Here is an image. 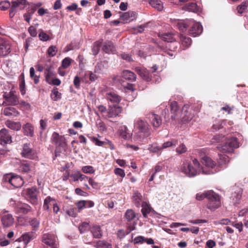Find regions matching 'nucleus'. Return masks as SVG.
Here are the masks:
<instances>
[{"mask_svg":"<svg viewBox=\"0 0 248 248\" xmlns=\"http://www.w3.org/2000/svg\"><path fill=\"white\" fill-rule=\"evenodd\" d=\"M201 166L198 160L194 158L191 161L185 160L181 165L179 170L188 177H192L201 173L212 174L218 171L220 169L216 163L209 157L204 156L202 158Z\"/></svg>","mask_w":248,"mask_h":248,"instance_id":"f257e3e1","label":"nucleus"},{"mask_svg":"<svg viewBox=\"0 0 248 248\" xmlns=\"http://www.w3.org/2000/svg\"><path fill=\"white\" fill-rule=\"evenodd\" d=\"M170 107L172 119L180 121L182 124H188L194 116V110L190 108L188 105L183 106L181 112L178 109V104L176 101L170 102Z\"/></svg>","mask_w":248,"mask_h":248,"instance_id":"f03ea898","label":"nucleus"},{"mask_svg":"<svg viewBox=\"0 0 248 248\" xmlns=\"http://www.w3.org/2000/svg\"><path fill=\"white\" fill-rule=\"evenodd\" d=\"M205 198L209 200L207 207L209 209L214 210L220 206L219 196L212 190L200 192L196 194V198L197 200L201 201Z\"/></svg>","mask_w":248,"mask_h":248,"instance_id":"7ed1b4c3","label":"nucleus"},{"mask_svg":"<svg viewBox=\"0 0 248 248\" xmlns=\"http://www.w3.org/2000/svg\"><path fill=\"white\" fill-rule=\"evenodd\" d=\"M2 180L3 182L10 185L13 188L20 187L24 184L23 180L21 177L12 173L4 175Z\"/></svg>","mask_w":248,"mask_h":248,"instance_id":"20e7f679","label":"nucleus"},{"mask_svg":"<svg viewBox=\"0 0 248 248\" xmlns=\"http://www.w3.org/2000/svg\"><path fill=\"white\" fill-rule=\"evenodd\" d=\"M239 143L236 138H231L226 140V141L221 146H217V148L219 151H222L224 153H232L235 148L239 147Z\"/></svg>","mask_w":248,"mask_h":248,"instance_id":"39448f33","label":"nucleus"},{"mask_svg":"<svg viewBox=\"0 0 248 248\" xmlns=\"http://www.w3.org/2000/svg\"><path fill=\"white\" fill-rule=\"evenodd\" d=\"M11 2V7L9 13L10 18H13L18 11L23 10L28 5L27 0H12Z\"/></svg>","mask_w":248,"mask_h":248,"instance_id":"423d86ee","label":"nucleus"},{"mask_svg":"<svg viewBox=\"0 0 248 248\" xmlns=\"http://www.w3.org/2000/svg\"><path fill=\"white\" fill-rule=\"evenodd\" d=\"M5 101H3V105H16L18 103V98L15 92L11 90L10 92H4L3 95Z\"/></svg>","mask_w":248,"mask_h":248,"instance_id":"0eeeda50","label":"nucleus"},{"mask_svg":"<svg viewBox=\"0 0 248 248\" xmlns=\"http://www.w3.org/2000/svg\"><path fill=\"white\" fill-rule=\"evenodd\" d=\"M135 127L138 128L140 131L147 136L149 134V125L148 123L140 118H137L134 121Z\"/></svg>","mask_w":248,"mask_h":248,"instance_id":"6e6552de","label":"nucleus"},{"mask_svg":"<svg viewBox=\"0 0 248 248\" xmlns=\"http://www.w3.org/2000/svg\"><path fill=\"white\" fill-rule=\"evenodd\" d=\"M42 242L50 247L56 248V236L53 233H44L42 237Z\"/></svg>","mask_w":248,"mask_h":248,"instance_id":"1a4fd4ad","label":"nucleus"},{"mask_svg":"<svg viewBox=\"0 0 248 248\" xmlns=\"http://www.w3.org/2000/svg\"><path fill=\"white\" fill-rule=\"evenodd\" d=\"M189 24L192 25L189 33L193 37L199 35L202 31V27L200 22H195L193 19H189Z\"/></svg>","mask_w":248,"mask_h":248,"instance_id":"9d476101","label":"nucleus"},{"mask_svg":"<svg viewBox=\"0 0 248 248\" xmlns=\"http://www.w3.org/2000/svg\"><path fill=\"white\" fill-rule=\"evenodd\" d=\"M21 155L24 157L31 159H34L37 157L35 152L31 148L30 145L27 143L23 145Z\"/></svg>","mask_w":248,"mask_h":248,"instance_id":"9b49d317","label":"nucleus"},{"mask_svg":"<svg viewBox=\"0 0 248 248\" xmlns=\"http://www.w3.org/2000/svg\"><path fill=\"white\" fill-rule=\"evenodd\" d=\"M20 170L25 173L30 172L33 174L35 171L34 163L31 161L23 162L20 166Z\"/></svg>","mask_w":248,"mask_h":248,"instance_id":"f8f14e48","label":"nucleus"},{"mask_svg":"<svg viewBox=\"0 0 248 248\" xmlns=\"http://www.w3.org/2000/svg\"><path fill=\"white\" fill-rule=\"evenodd\" d=\"M11 52L10 43L7 40H2L0 43V56L5 57Z\"/></svg>","mask_w":248,"mask_h":248,"instance_id":"ddd939ff","label":"nucleus"},{"mask_svg":"<svg viewBox=\"0 0 248 248\" xmlns=\"http://www.w3.org/2000/svg\"><path fill=\"white\" fill-rule=\"evenodd\" d=\"M12 142V137L5 128L0 130V144L4 145Z\"/></svg>","mask_w":248,"mask_h":248,"instance_id":"4468645a","label":"nucleus"},{"mask_svg":"<svg viewBox=\"0 0 248 248\" xmlns=\"http://www.w3.org/2000/svg\"><path fill=\"white\" fill-rule=\"evenodd\" d=\"M148 119L155 128H158L162 124L161 117L155 113H151L148 115Z\"/></svg>","mask_w":248,"mask_h":248,"instance_id":"2eb2a0df","label":"nucleus"},{"mask_svg":"<svg viewBox=\"0 0 248 248\" xmlns=\"http://www.w3.org/2000/svg\"><path fill=\"white\" fill-rule=\"evenodd\" d=\"M1 223L4 228H9L14 223V218L11 214L3 216L1 218Z\"/></svg>","mask_w":248,"mask_h":248,"instance_id":"dca6fc26","label":"nucleus"},{"mask_svg":"<svg viewBox=\"0 0 248 248\" xmlns=\"http://www.w3.org/2000/svg\"><path fill=\"white\" fill-rule=\"evenodd\" d=\"M137 73L144 80L149 81L151 80V77L149 72L144 68L137 67L135 69Z\"/></svg>","mask_w":248,"mask_h":248,"instance_id":"f3484780","label":"nucleus"},{"mask_svg":"<svg viewBox=\"0 0 248 248\" xmlns=\"http://www.w3.org/2000/svg\"><path fill=\"white\" fill-rule=\"evenodd\" d=\"M28 193L30 202L33 204H36L38 203L37 188L35 187L29 188Z\"/></svg>","mask_w":248,"mask_h":248,"instance_id":"a211bd4d","label":"nucleus"},{"mask_svg":"<svg viewBox=\"0 0 248 248\" xmlns=\"http://www.w3.org/2000/svg\"><path fill=\"white\" fill-rule=\"evenodd\" d=\"M136 18V13L133 11H128L123 14L120 16V19L125 23H127Z\"/></svg>","mask_w":248,"mask_h":248,"instance_id":"6ab92c4d","label":"nucleus"},{"mask_svg":"<svg viewBox=\"0 0 248 248\" xmlns=\"http://www.w3.org/2000/svg\"><path fill=\"white\" fill-rule=\"evenodd\" d=\"M122 108L118 105L115 104L113 106H109V110L108 112V117L112 118L118 115L122 111Z\"/></svg>","mask_w":248,"mask_h":248,"instance_id":"aec40b11","label":"nucleus"},{"mask_svg":"<svg viewBox=\"0 0 248 248\" xmlns=\"http://www.w3.org/2000/svg\"><path fill=\"white\" fill-rule=\"evenodd\" d=\"M118 133L121 138L124 140L130 139L132 136V134L129 132L128 128L125 125L120 126Z\"/></svg>","mask_w":248,"mask_h":248,"instance_id":"412c9836","label":"nucleus"},{"mask_svg":"<svg viewBox=\"0 0 248 248\" xmlns=\"http://www.w3.org/2000/svg\"><path fill=\"white\" fill-rule=\"evenodd\" d=\"M102 49L106 53H114L115 51V48L112 42L107 41L104 42Z\"/></svg>","mask_w":248,"mask_h":248,"instance_id":"4be33fe9","label":"nucleus"},{"mask_svg":"<svg viewBox=\"0 0 248 248\" xmlns=\"http://www.w3.org/2000/svg\"><path fill=\"white\" fill-rule=\"evenodd\" d=\"M106 97L108 100L113 103L118 104L121 100V97L114 92H109L106 93Z\"/></svg>","mask_w":248,"mask_h":248,"instance_id":"5701e85b","label":"nucleus"},{"mask_svg":"<svg viewBox=\"0 0 248 248\" xmlns=\"http://www.w3.org/2000/svg\"><path fill=\"white\" fill-rule=\"evenodd\" d=\"M229 162V158L228 156L225 155H219V158L217 159L218 169L219 168H225L226 165Z\"/></svg>","mask_w":248,"mask_h":248,"instance_id":"b1692460","label":"nucleus"},{"mask_svg":"<svg viewBox=\"0 0 248 248\" xmlns=\"http://www.w3.org/2000/svg\"><path fill=\"white\" fill-rule=\"evenodd\" d=\"M46 80L48 84L51 83V79L54 76L55 73L52 66H47L45 69Z\"/></svg>","mask_w":248,"mask_h":248,"instance_id":"393cba45","label":"nucleus"},{"mask_svg":"<svg viewBox=\"0 0 248 248\" xmlns=\"http://www.w3.org/2000/svg\"><path fill=\"white\" fill-rule=\"evenodd\" d=\"M122 76L125 79L131 82L135 81L137 78L136 75L133 72L128 70L123 71Z\"/></svg>","mask_w":248,"mask_h":248,"instance_id":"a878e982","label":"nucleus"},{"mask_svg":"<svg viewBox=\"0 0 248 248\" xmlns=\"http://www.w3.org/2000/svg\"><path fill=\"white\" fill-rule=\"evenodd\" d=\"M23 132L24 135L32 137L34 135L33 126L30 123H27L23 126Z\"/></svg>","mask_w":248,"mask_h":248,"instance_id":"bb28decb","label":"nucleus"},{"mask_svg":"<svg viewBox=\"0 0 248 248\" xmlns=\"http://www.w3.org/2000/svg\"><path fill=\"white\" fill-rule=\"evenodd\" d=\"M133 202L135 205L139 207L142 204V196L141 194L138 191H135L132 196Z\"/></svg>","mask_w":248,"mask_h":248,"instance_id":"cd10ccee","label":"nucleus"},{"mask_svg":"<svg viewBox=\"0 0 248 248\" xmlns=\"http://www.w3.org/2000/svg\"><path fill=\"white\" fill-rule=\"evenodd\" d=\"M91 232L94 238H100L102 236V231L98 225H94L91 229Z\"/></svg>","mask_w":248,"mask_h":248,"instance_id":"c85d7f7f","label":"nucleus"},{"mask_svg":"<svg viewBox=\"0 0 248 248\" xmlns=\"http://www.w3.org/2000/svg\"><path fill=\"white\" fill-rule=\"evenodd\" d=\"M5 124L8 128L16 131L20 130L21 127V124L19 122L7 121L5 122Z\"/></svg>","mask_w":248,"mask_h":248,"instance_id":"c756f323","label":"nucleus"},{"mask_svg":"<svg viewBox=\"0 0 248 248\" xmlns=\"http://www.w3.org/2000/svg\"><path fill=\"white\" fill-rule=\"evenodd\" d=\"M3 114L6 116L16 117L18 115L19 113L15 108L13 107H8L4 109Z\"/></svg>","mask_w":248,"mask_h":248,"instance_id":"7c9ffc66","label":"nucleus"},{"mask_svg":"<svg viewBox=\"0 0 248 248\" xmlns=\"http://www.w3.org/2000/svg\"><path fill=\"white\" fill-rule=\"evenodd\" d=\"M35 12V9L34 7L31 8L29 7L28 11L23 15V17L24 20L28 23H30L31 19L32 16Z\"/></svg>","mask_w":248,"mask_h":248,"instance_id":"2f4dec72","label":"nucleus"},{"mask_svg":"<svg viewBox=\"0 0 248 248\" xmlns=\"http://www.w3.org/2000/svg\"><path fill=\"white\" fill-rule=\"evenodd\" d=\"M183 9L188 12H192L194 13L198 12L199 10L197 4L194 2H192L185 5L183 7Z\"/></svg>","mask_w":248,"mask_h":248,"instance_id":"473e14b6","label":"nucleus"},{"mask_svg":"<svg viewBox=\"0 0 248 248\" xmlns=\"http://www.w3.org/2000/svg\"><path fill=\"white\" fill-rule=\"evenodd\" d=\"M149 3L158 11H161L163 9V3L160 0H149Z\"/></svg>","mask_w":248,"mask_h":248,"instance_id":"72a5a7b5","label":"nucleus"},{"mask_svg":"<svg viewBox=\"0 0 248 248\" xmlns=\"http://www.w3.org/2000/svg\"><path fill=\"white\" fill-rule=\"evenodd\" d=\"M141 205L142 207V214L144 217H146L147 215L151 211L152 208L150 205L145 202H142V204Z\"/></svg>","mask_w":248,"mask_h":248,"instance_id":"f704fd0d","label":"nucleus"},{"mask_svg":"<svg viewBox=\"0 0 248 248\" xmlns=\"http://www.w3.org/2000/svg\"><path fill=\"white\" fill-rule=\"evenodd\" d=\"M148 149L151 153H158L159 155H160L162 152L161 147L158 146L156 143L149 145Z\"/></svg>","mask_w":248,"mask_h":248,"instance_id":"c9c22d12","label":"nucleus"},{"mask_svg":"<svg viewBox=\"0 0 248 248\" xmlns=\"http://www.w3.org/2000/svg\"><path fill=\"white\" fill-rule=\"evenodd\" d=\"M34 238L33 234L32 232H27L23 234L21 238L24 244L27 245Z\"/></svg>","mask_w":248,"mask_h":248,"instance_id":"e433bc0d","label":"nucleus"},{"mask_svg":"<svg viewBox=\"0 0 248 248\" xmlns=\"http://www.w3.org/2000/svg\"><path fill=\"white\" fill-rule=\"evenodd\" d=\"M241 194L242 192L240 190L237 193H234L232 194L231 199L233 204L236 205L239 203L241 198Z\"/></svg>","mask_w":248,"mask_h":248,"instance_id":"4c0bfd02","label":"nucleus"},{"mask_svg":"<svg viewBox=\"0 0 248 248\" xmlns=\"http://www.w3.org/2000/svg\"><path fill=\"white\" fill-rule=\"evenodd\" d=\"M177 144V140L175 139H172L170 141L164 142L161 147V150L172 146H175Z\"/></svg>","mask_w":248,"mask_h":248,"instance_id":"58836bf2","label":"nucleus"},{"mask_svg":"<svg viewBox=\"0 0 248 248\" xmlns=\"http://www.w3.org/2000/svg\"><path fill=\"white\" fill-rule=\"evenodd\" d=\"M96 248H111V245L105 240H99L96 242Z\"/></svg>","mask_w":248,"mask_h":248,"instance_id":"ea45409f","label":"nucleus"},{"mask_svg":"<svg viewBox=\"0 0 248 248\" xmlns=\"http://www.w3.org/2000/svg\"><path fill=\"white\" fill-rule=\"evenodd\" d=\"M11 2L8 0H4L0 1V10L6 11L10 9Z\"/></svg>","mask_w":248,"mask_h":248,"instance_id":"a19ab883","label":"nucleus"},{"mask_svg":"<svg viewBox=\"0 0 248 248\" xmlns=\"http://www.w3.org/2000/svg\"><path fill=\"white\" fill-rule=\"evenodd\" d=\"M50 97L54 101H57L61 99L62 94L57 90V89H53L51 93Z\"/></svg>","mask_w":248,"mask_h":248,"instance_id":"79ce46f5","label":"nucleus"},{"mask_svg":"<svg viewBox=\"0 0 248 248\" xmlns=\"http://www.w3.org/2000/svg\"><path fill=\"white\" fill-rule=\"evenodd\" d=\"M190 25L189 20H187L184 22H179L177 24L178 29L182 32L185 31L187 27Z\"/></svg>","mask_w":248,"mask_h":248,"instance_id":"37998d69","label":"nucleus"},{"mask_svg":"<svg viewBox=\"0 0 248 248\" xmlns=\"http://www.w3.org/2000/svg\"><path fill=\"white\" fill-rule=\"evenodd\" d=\"M180 40H181L182 44L185 47H187L191 45V39L189 37H186L184 35H181V37H180Z\"/></svg>","mask_w":248,"mask_h":248,"instance_id":"c03bdc74","label":"nucleus"},{"mask_svg":"<svg viewBox=\"0 0 248 248\" xmlns=\"http://www.w3.org/2000/svg\"><path fill=\"white\" fill-rule=\"evenodd\" d=\"M51 202L52 203L55 202V199L50 196L47 197L44 200L43 205L44 208L46 210H48L49 208V205L51 204Z\"/></svg>","mask_w":248,"mask_h":248,"instance_id":"a18cd8bd","label":"nucleus"},{"mask_svg":"<svg viewBox=\"0 0 248 248\" xmlns=\"http://www.w3.org/2000/svg\"><path fill=\"white\" fill-rule=\"evenodd\" d=\"M65 211L70 217H76L77 215V209L72 206L65 209Z\"/></svg>","mask_w":248,"mask_h":248,"instance_id":"49530a36","label":"nucleus"},{"mask_svg":"<svg viewBox=\"0 0 248 248\" xmlns=\"http://www.w3.org/2000/svg\"><path fill=\"white\" fill-rule=\"evenodd\" d=\"M125 217L128 221H131L136 217V214L134 211L131 209L127 210L125 213Z\"/></svg>","mask_w":248,"mask_h":248,"instance_id":"de8ad7c7","label":"nucleus"},{"mask_svg":"<svg viewBox=\"0 0 248 248\" xmlns=\"http://www.w3.org/2000/svg\"><path fill=\"white\" fill-rule=\"evenodd\" d=\"M248 6V1H244L240 5L237 6V10L239 14H242Z\"/></svg>","mask_w":248,"mask_h":248,"instance_id":"09e8293b","label":"nucleus"},{"mask_svg":"<svg viewBox=\"0 0 248 248\" xmlns=\"http://www.w3.org/2000/svg\"><path fill=\"white\" fill-rule=\"evenodd\" d=\"M101 44V42L100 41H96L94 43L92 47V52L94 55H96L98 54L100 49Z\"/></svg>","mask_w":248,"mask_h":248,"instance_id":"8fccbe9b","label":"nucleus"},{"mask_svg":"<svg viewBox=\"0 0 248 248\" xmlns=\"http://www.w3.org/2000/svg\"><path fill=\"white\" fill-rule=\"evenodd\" d=\"M82 171L85 173L93 174L94 173L95 170L91 166H85L82 168Z\"/></svg>","mask_w":248,"mask_h":248,"instance_id":"3c124183","label":"nucleus"},{"mask_svg":"<svg viewBox=\"0 0 248 248\" xmlns=\"http://www.w3.org/2000/svg\"><path fill=\"white\" fill-rule=\"evenodd\" d=\"M78 229L81 233H84L89 229V224L83 222L79 226Z\"/></svg>","mask_w":248,"mask_h":248,"instance_id":"603ef678","label":"nucleus"},{"mask_svg":"<svg viewBox=\"0 0 248 248\" xmlns=\"http://www.w3.org/2000/svg\"><path fill=\"white\" fill-rule=\"evenodd\" d=\"M162 40L167 42H171L173 40V35L170 33H164L161 36Z\"/></svg>","mask_w":248,"mask_h":248,"instance_id":"864d4df0","label":"nucleus"},{"mask_svg":"<svg viewBox=\"0 0 248 248\" xmlns=\"http://www.w3.org/2000/svg\"><path fill=\"white\" fill-rule=\"evenodd\" d=\"M72 61V59L69 57L64 58L62 61V67L64 68H67L70 65Z\"/></svg>","mask_w":248,"mask_h":248,"instance_id":"5fc2aeb1","label":"nucleus"},{"mask_svg":"<svg viewBox=\"0 0 248 248\" xmlns=\"http://www.w3.org/2000/svg\"><path fill=\"white\" fill-rule=\"evenodd\" d=\"M187 151V148L185 145L183 143L181 144L176 149V152L179 154H182L186 153Z\"/></svg>","mask_w":248,"mask_h":248,"instance_id":"6e6d98bb","label":"nucleus"},{"mask_svg":"<svg viewBox=\"0 0 248 248\" xmlns=\"http://www.w3.org/2000/svg\"><path fill=\"white\" fill-rule=\"evenodd\" d=\"M88 182L90 185H91L92 187L94 189H99L100 185L98 182H95L93 179L92 178H89L88 180Z\"/></svg>","mask_w":248,"mask_h":248,"instance_id":"4d7b16f0","label":"nucleus"},{"mask_svg":"<svg viewBox=\"0 0 248 248\" xmlns=\"http://www.w3.org/2000/svg\"><path fill=\"white\" fill-rule=\"evenodd\" d=\"M57 52V47L53 46H50L47 50V53L48 55L51 57L54 56L56 55Z\"/></svg>","mask_w":248,"mask_h":248,"instance_id":"13d9d810","label":"nucleus"},{"mask_svg":"<svg viewBox=\"0 0 248 248\" xmlns=\"http://www.w3.org/2000/svg\"><path fill=\"white\" fill-rule=\"evenodd\" d=\"M91 140L97 146H102L105 145V141H101L95 137H91Z\"/></svg>","mask_w":248,"mask_h":248,"instance_id":"bf43d9fd","label":"nucleus"},{"mask_svg":"<svg viewBox=\"0 0 248 248\" xmlns=\"http://www.w3.org/2000/svg\"><path fill=\"white\" fill-rule=\"evenodd\" d=\"M61 136L56 132H54L51 136V140L52 143L55 144H57L58 142V140L60 139Z\"/></svg>","mask_w":248,"mask_h":248,"instance_id":"052dcab7","label":"nucleus"},{"mask_svg":"<svg viewBox=\"0 0 248 248\" xmlns=\"http://www.w3.org/2000/svg\"><path fill=\"white\" fill-rule=\"evenodd\" d=\"M232 225L237 229L239 232H241L243 231V224L241 222L236 223L235 221H232Z\"/></svg>","mask_w":248,"mask_h":248,"instance_id":"680f3d73","label":"nucleus"},{"mask_svg":"<svg viewBox=\"0 0 248 248\" xmlns=\"http://www.w3.org/2000/svg\"><path fill=\"white\" fill-rule=\"evenodd\" d=\"M79 212L85 208V200H81L76 203Z\"/></svg>","mask_w":248,"mask_h":248,"instance_id":"e2e57ef3","label":"nucleus"},{"mask_svg":"<svg viewBox=\"0 0 248 248\" xmlns=\"http://www.w3.org/2000/svg\"><path fill=\"white\" fill-rule=\"evenodd\" d=\"M104 67V65L102 62H98L97 63L95 67L94 72L97 74H99L102 71Z\"/></svg>","mask_w":248,"mask_h":248,"instance_id":"0e129e2a","label":"nucleus"},{"mask_svg":"<svg viewBox=\"0 0 248 248\" xmlns=\"http://www.w3.org/2000/svg\"><path fill=\"white\" fill-rule=\"evenodd\" d=\"M39 221L36 218H33L30 221V225L34 228V230L39 227Z\"/></svg>","mask_w":248,"mask_h":248,"instance_id":"69168bd1","label":"nucleus"},{"mask_svg":"<svg viewBox=\"0 0 248 248\" xmlns=\"http://www.w3.org/2000/svg\"><path fill=\"white\" fill-rule=\"evenodd\" d=\"M65 139L63 136H61L60 139L58 140V142L56 145H58L61 147H64L66 146Z\"/></svg>","mask_w":248,"mask_h":248,"instance_id":"338daca9","label":"nucleus"},{"mask_svg":"<svg viewBox=\"0 0 248 248\" xmlns=\"http://www.w3.org/2000/svg\"><path fill=\"white\" fill-rule=\"evenodd\" d=\"M28 31L30 35L32 37H35L37 35L36 29L32 26L30 27L28 29Z\"/></svg>","mask_w":248,"mask_h":248,"instance_id":"774afa93","label":"nucleus"}]
</instances>
